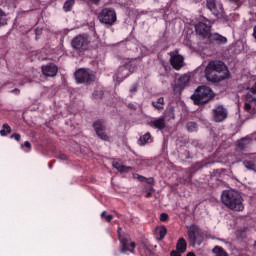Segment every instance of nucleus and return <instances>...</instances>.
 <instances>
[{
    "label": "nucleus",
    "instance_id": "obj_1",
    "mask_svg": "<svg viewBox=\"0 0 256 256\" xmlns=\"http://www.w3.org/2000/svg\"><path fill=\"white\" fill-rule=\"evenodd\" d=\"M205 77L211 83H220V81L229 79V68L223 61H211L206 67Z\"/></svg>",
    "mask_w": 256,
    "mask_h": 256
},
{
    "label": "nucleus",
    "instance_id": "obj_2",
    "mask_svg": "<svg viewBox=\"0 0 256 256\" xmlns=\"http://www.w3.org/2000/svg\"><path fill=\"white\" fill-rule=\"evenodd\" d=\"M221 201L223 205L232 211H243V199L237 191L226 190L221 194Z\"/></svg>",
    "mask_w": 256,
    "mask_h": 256
},
{
    "label": "nucleus",
    "instance_id": "obj_3",
    "mask_svg": "<svg viewBox=\"0 0 256 256\" xmlns=\"http://www.w3.org/2000/svg\"><path fill=\"white\" fill-rule=\"evenodd\" d=\"M190 99H192L194 105L202 107V105H207V103L215 99V92L209 86H198Z\"/></svg>",
    "mask_w": 256,
    "mask_h": 256
},
{
    "label": "nucleus",
    "instance_id": "obj_4",
    "mask_svg": "<svg viewBox=\"0 0 256 256\" xmlns=\"http://www.w3.org/2000/svg\"><path fill=\"white\" fill-rule=\"evenodd\" d=\"M137 68V61L134 59H126L124 64L120 66L116 71V78L118 81H125L129 75L135 73Z\"/></svg>",
    "mask_w": 256,
    "mask_h": 256
},
{
    "label": "nucleus",
    "instance_id": "obj_5",
    "mask_svg": "<svg viewBox=\"0 0 256 256\" xmlns=\"http://www.w3.org/2000/svg\"><path fill=\"white\" fill-rule=\"evenodd\" d=\"M117 233L118 239L122 245L120 248V253H133L137 244H135V242H131V237L128 234L123 233V228L118 227Z\"/></svg>",
    "mask_w": 256,
    "mask_h": 256
},
{
    "label": "nucleus",
    "instance_id": "obj_6",
    "mask_svg": "<svg viewBox=\"0 0 256 256\" xmlns=\"http://www.w3.org/2000/svg\"><path fill=\"white\" fill-rule=\"evenodd\" d=\"M98 20L106 27H113L117 23V12L113 8H103L98 14Z\"/></svg>",
    "mask_w": 256,
    "mask_h": 256
},
{
    "label": "nucleus",
    "instance_id": "obj_7",
    "mask_svg": "<svg viewBox=\"0 0 256 256\" xmlns=\"http://www.w3.org/2000/svg\"><path fill=\"white\" fill-rule=\"evenodd\" d=\"M187 235L192 247L195 245H201L204 241L203 231L197 224H192L187 227Z\"/></svg>",
    "mask_w": 256,
    "mask_h": 256
},
{
    "label": "nucleus",
    "instance_id": "obj_8",
    "mask_svg": "<svg viewBox=\"0 0 256 256\" xmlns=\"http://www.w3.org/2000/svg\"><path fill=\"white\" fill-rule=\"evenodd\" d=\"M74 77L77 83H85L86 85H91L95 81V74L87 68L78 69L74 73Z\"/></svg>",
    "mask_w": 256,
    "mask_h": 256
},
{
    "label": "nucleus",
    "instance_id": "obj_9",
    "mask_svg": "<svg viewBox=\"0 0 256 256\" xmlns=\"http://www.w3.org/2000/svg\"><path fill=\"white\" fill-rule=\"evenodd\" d=\"M92 127L99 139L101 141L111 142V137L107 135V127H105V122L103 120H96L93 122Z\"/></svg>",
    "mask_w": 256,
    "mask_h": 256
},
{
    "label": "nucleus",
    "instance_id": "obj_10",
    "mask_svg": "<svg viewBox=\"0 0 256 256\" xmlns=\"http://www.w3.org/2000/svg\"><path fill=\"white\" fill-rule=\"evenodd\" d=\"M89 36L83 34L75 37L72 40V47L76 51H79L80 53H83V51H87L89 49Z\"/></svg>",
    "mask_w": 256,
    "mask_h": 256
},
{
    "label": "nucleus",
    "instance_id": "obj_11",
    "mask_svg": "<svg viewBox=\"0 0 256 256\" xmlns=\"http://www.w3.org/2000/svg\"><path fill=\"white\" fill-rule=\"evenodd\" d=\"M211 21L205 19L204 22H198L195 25L196 35H199L202 39H208L211 34Z\"/></svg>",
    "mask_w": 256,
    "mask_h": 256
},
{
    "label": "nucleus",
    "instance_id": "obj_12",
    "mask_svg": "<svg viewBox=\"0 0 256 256\" xmlns=\"http://www.w3.org/2000/svg\"><path fill=\"white\" fill-rule=\"evenodd\" d=\"M170 65L175 71H181L185 65V58L179 54V50L170 52Z\"/></svg>",
    "mask_w": 256,
    "mask_h": 256
},
{
    "label": "nucleus",
    "instance_id": "obj_13",
    "mask_svg": "<svg viewBox=\"0 0 256 256\" xmlns=\"http://www.w3.org/2000/svg\"><path fill=\"white\" fill-rule=\"evenodd\" d=\"M209 45H225L227 44V37L219 33H211L207 38Z\"/></svg>",
    "mask_w": 256,
    "mask_h": 256
},
{
    "label": "nucleus",
    "instance_id": "obj_14",
    "mask_svg": "<svg viewBox=\"0 0 256 256\" xmlns=\"http://www.w3.org/2000/svg\"><path fill=\"white\" fill-rule=\"evenodd\" d=\"M213 117L215 123H223L227 119V109L223 106H218L213 110Z\"/></svg>",
    "mask_w": 256,
    "mask_h": 256
},
{
    "label": "nucleus",
    "instance_id": "obj_15",
    "mask_svg": "<svg viewBox=\"0 0 256 256\" xmlns=\"http://www.w3.org/2000/svg\"><path fill=\"white\" fill-rule=\"evenodd\" d=\"M41 69L45 77H55V75L59 73V68L55 65V63H49L47 65H44Z\"/></svg>",
    "mask_w": 256,
    "mask_h": 256
},
{
    "label": "nucleus",
    "instance_id": "obj_16",
    "mask_svg": "<svg viewBox=\"0 0 256 256\" xmlns=\"http://www.w3.org/2000/svg\"><path fill=\"white\" fill-rule=\"evenodd\" d=\"M251 143H253V138L247 136V137L241 138L237 142L236 147L237 149H239V151H245V149H247V147H249Z\"/></svg>",
    "mask_w": 256,
    "mask_h": 256
},
{
    "label": "nucleus",
    "instance_id": "obj_17",
    "mask_svg": "<svg viewBox=\"0 0 256 256\" xmlns=\"http://www.w3.org/2000/svg\"><path fill=\"white\" fill-rule=\"evenodd\" d=\"M189 81H191V77H189V75H183L178 78L176 87H178V89H185V87L189 85Z\"/></svg>",
    "mask_w": 256,
    "mask_h": 256
},
{
    "label": "nucleus",
    "instance_id": "obj_18",
    "mask_svg": "<svg viewBox=\"0 0 256 256\" xmlns=\"http://www.w3.org/2000/svg\"><path fill=\"white\" fill-rule=\"evenodd\" d=\"M150 127H154V129H159L160 131H163L165 129V118L161 117L156 120H153L150 122Z\"/></svg>",
    "mask_w": 256,
    "mask_h": 256
},
{
    "label": "nucleus",
    "instance_id": "obj_19",
    "mask_svg": "<svg viewBox=\"0 0 256 256\" xmlns=\"http://www.w3.org/2000/svg\"><path fill=\"white\" fill-rule=\"evenodd\" d=\"M176 251L185 253L187 251V241L185 238H179L176 244Z\"/></svg>",
    "mask_w": 256,
    "mask_h": 256
},
{
    "label": "nucleus",
    "instance_id": "obj_20",
    "mask_svg": "<svg viewBox=\"0 0 256 256\" xmlns=\"http://www.w3.org/2000/svg\"><path fill=\"white\" fill-rule=\"evenodd\" d=\"M163 105H165V98L163 97L158 98L157 101H152V106H154L158 111H163Z\"/></svg>",
    "mask_w": 256,
    "mask_h": 256
},
{
    "label": "nucleus",
    "instance_id": "obj_21",
    "mask_svg": "<svg viewBox=\"0 0 256 256\" xmlns=\"http://www.w3.org/2000/svg\"><path fill=\"white\" fill-rule=\"evenodd\" d=\"M243 165L248 171H254L256 173V160H245Z\"/></svg>",
    "mask_w": 256,
    "mask_h": 256
},
{
    "label": "nucleus",
    "instance_id": "obj_22",
    "mask_svg": "<svg viewBox=\"0 0 256 256\" xmlns=\"http://www.w3.org/2000/svg\"><path fill=\"white\" fill-rule=\"evenodd\" d=\"M118 163L113 164V167H115V169H117V171H119L120 173H129V171H133V167L131 166H125V165H119Z\"/></svg>",
    "mask_w": 256,
    "mask_h": 256
},
{
    "label": "nucleus",
    "instance_id": "obj_23",
    "mask_svg": "<svg viewBox=\"0 0 256 256\" xmlns=\"http://www.w3.org/2000/svg\"><path fill=\"white\" fill-rule=\"evenodd\" d=\"M75 5V0H66L63 5V10L65 13H69L73 10V6Z\"/></svg>",
    "mask_w": 256,
    "mask_h": 256
},
{
    "label": "nucleus",
    "instance_id": "obj_24",
    "mask_svg": "<svg viewBox=\"0 0 256 256\" xmlns=\"http://www.w3.org/2000/svg\"><path fill=\"white\" fill-rule=\"evenodd\" d=\"M12 129L9 124L5 123L2 125V129L0 130L1 137H7L11 133Z\"/></svg>",
    "mask_w": 256,
    "mask_h": 256
},
{
    "label": "nucleus",
    "instance_id": "obj_25",
    "mask_svg": "<svg viewBox=\"0 0 256 256\" xmlns=\"http://www.w3.org/2000/svg\"><path fill=\"white\" fill-rule=\"evenodd\" d=\"M206 7L214 15H217V13H215V11H217V4L215 3V0H207Z\"/></svg>",
    "mask_w": 256,
    "mask_h": 256
},
{
    "label": "nucleus",
    "instance_id": "obj_26",
    "mask_svg": "<svg viewBox=\"0 0 256 256\" xmlns=\"http://www.w3.org/2000/svg\"><path fill=\"white\" fill-rule=\"evenodd\" d=\"M213 253H215L216 256H229L227 251H225V249H223V247L221 246H215L213 249Z\"/></svg>",
    "mask_w": 256,
    "mask_h": 256
},
{
    "label": "nucleus",
    "instance_id": "obj_27",
    "mask_svg": "<svg viewBox=\"0 0 256 256\" xmlns=\"http://www.w3.org/2000/svg\"><path fill=\"white\" fill-rule=\"evenodd\" d=\"M151 139V133L147 132L139 138L140 145H147Z\"/></svg>",
    "mask_w": 256,
    "mask_h": 256
},
{
    "label": "nucleus",
    "instance_id": "obj_28",
    "mask_svg": "<svg viewBox=\"0 0 256 256\" xmlns=\"http://www.w3.org/2000/svg\"><path fill=\"white\" fill-rule=\"evenodd\" d=\"M156 231L159 235V241H163V239H165V235H167V227L162 226L160 228H157Z\"/></svg>",
    "mask_w": 256,
    "mask_h": 256
},
{
    "label": "nucleus",
    "instance_id": "obj_29",
    "mask_svg": "<svg viewBox=\"0 0 256 256\" xmlns=\"http://www.w3.org/2000/svg\"><path fill=\"white\" fill-rule=\"evenodd\" d=\"M246 101H248L249 103H252V107H253V113H256V97H253L252 94H246Z\"/></svg>",
    "mask_w": 256,
    "mask_h": 256
},
{
    "label": "nucleus",
    "instance_id": "obj_30",
    "mask_svg": "<svg viewBox=\"0 0 256 256\" xmlns=\"http://www.w3.org/2000/svg\"><path fill=\"white\" fill-rule=\"evenodd\" d=\"M7 25V14L0 8V27Z\"/></svg>",
    "mask_w": 256,
    "mask_h": 256
},
{
    "label": "nucleus",
    "instance_id": "obj_31",
    "mask_svg": "<svg viewBox=\"0 0 256 256\" xmlns=\"http://www.w3.org/2000/svg\"><path fill=\"white\" fill-rule=\"evenodd\" d=\"M105 95V92L101 89H96L93 93V99H96V101H99V99H103V96Z\"/></svg>",
    "mask_w": 256,
    "mask_h": 256
},
{
    "label": "nucleus",
    "instance_id": "obj_32",
    "mask_svg": "<svg viewBox=\"0 0 256 256\" xmlns=\"http://www.w3.org/2000/svg\"><path fill=\"white\" fill-rule=\"evenodd\" d=\"M139 91V83H134L130 86L129 89V93H130V97H133V95H135V93H137Z\"/></svg>",
    "mask_w": 256,
    "mask_h": 256
},
{
    "label": "nucleus",
    "instance_id": "obj_33",
    "mask_svg": "<svg viewBox=\"0 0 256 256\" xmlns=\"http://www.w3.org/2000/svg\"><path fill=\"white\" fill-rule=\"evenodd\" d=\"M187 130L193 133L194 131H197V123L195 122H188L187 123Z\"/></svg>",
    "mask_w": 256,
    "mask_h": 256
},
{
    "label": "nucleus",
    "instance_id": "obj_34",
    "mask_svg": "<svg viewBox=\"0 0 256 256\" xmlns=\"http://www.w3.org/2000/svg\"><path fill=\"white\" fill-rule=\"evenodd\" d=\"M192 173H196V171H199L203 169V163L202 162H196L192 167Z\"/></svg>",
    "mask_w": 256,
    "mask_h": 256
},
{
    "label": "nucleus",
    "instance_id": "obj_35",
    "mask_svg": "<svg viewBox=\"0 0 256 256\" xmlns=\"http://www.w3.org/2000/svg\"><path fill=\"white\" fill-rule=\"evenodd\" d=\"M244 109L245 111H247L248 113H251V109H253V103L247 101L244 103Z\"/></svg>",
    "mask_w": 256,
    "mask_h": 256
},
{
    "label": "nucleus",
    "instance_id": "obj_36",
    "mask_svg": "<svg viewBox=\"0 0 256 256\" xmlns=\"http://www.w3.org/2000/svg\"><path fill=\"white\" fill-rule=\"evenodd\" d=\"M168 220H169V214H167V213H161L160 214V221L162 223H165V221H168Z\"/></svg>",
    "mask_w": 256,
    "mask_h": 256
},
{
    "label": "nucleus",
    "instance_id": "obj_37",
    "mask_svg": "<svg viewBox=\"0 0 256 256\" xmlns=\"http://www.w3.org/2000/svg\"><path fill=\"white\" fill-rule=\"evenodd\" d=\"M10 139H15L18 143L21 141V134L19 133H14L10 136Z\"/></svg>",
    "mask_w": 256,
    "mask_h": 256
},
{
    "label": "nucleus",
    "instance_id": "obj_38",
    "mask_svg": "<svg viewBox=\"0 0 256 256\" xmlns=\"http://www.w3.org/2000/svg\"><path fill=\"white\" fill-rule=\"evenodd\" d=\"M56 159H60V161H67L68 157L66 154L59 153L56 155Z\"/></svg>",
    "mask_w": 256,
    "mask_h": 256
},
{
    "label": "nucleus",
    "instance_id": "obj_39",
    "mask_svg": "<svg viewBox=\"0 0 256 256\" xmlns=\"http://www.w3.org/2000/svg\"><path fill=\"white\" fill-rule=\"evenodd\" d=\"M90 5H99L101 3V0H86Z\"/></svg>",
    "mask_w": 256,
    "mask_h": 256
},
{
    "label": "nucleus",
    "instance_id": "obj_40",
    "mask_svg": "<svg viewBox=\"0 0 256 256\" xmlns=\"http://www.w3.org/2000/svg\"><path fill=\"white\" fill-rule=\"evenodd\" d=\"M26 147L27 149L31 150V142L26 141L24 144L21 145V148Z\"/></svg>",
    "mask_w": 256,
    "mask_h": 256
},
{
    "label": "nucleus",
    "instance_id": "obj_41",
    "mask_svg": "<svg viewBox=\"0 0 256 256\" xmlns=\"http://www.w3.org/2000/svg\"><path fill=\"white\" fill-rule=\"evenodd\" d=\"M105 219H106V221H107V223H111V221H113V215H107V216H105Z\"/></svg>",
    "mask_w": 256,
    "mask_h": 256
},
{
    "label": "nucleus",
    "instance_id": "obj_42",
    "mask_svg": "<svg viewBox=\"0 0 256 256\" xmlns=\"http://www.w3.org/2000/svg\"><path fill=\"white\" fill-rule=\"evenodd\" d=\"M128 108L131 109L132 111H136L137 110V106H135V104H128Z\"/></svg>",
    "mask_w": 256,
    "mask_h": 256
},
{
    "label": "nucleus",
    "instance_id": "obj_43",
    "mask_svg": "<svg viewBox=\"0 0 256 256\" xmlns=\"http://www.w3.org/2000/svg\"><path fill=\"white\" fill-rule=\"evenodd\" d=\"M11 93H15L16 95H19V93H21V90L15 88L11 91Z\"/></svg>",
    "mask_w": 256,
    "mask_h": 256
},
{
    "label": "nucleus",
    "instance_id": "obj_44",
    "mask_svg": "<svg viewBox=\"0 0 256 256\" xmlns=\"http://www.w3.org/2000/svg\"><path fill=\"white\" fill-rule=\"evenodd\" d=\"M137 179H138V181L143 182V181H145L147 178H145L144 176L139 175Z\"/></svg>",
    "mask_w": 256,
    "mask_h": 256
},
{
    "label": "nucleus",
    "instance_id": "obj_45",
    "mask_svg": "<svg viewBox=\"0 0 256 256\" xmlns=\"http://www.w3.org/2000/svg\"><path fill=\"white\" fill-rule=\"evenodd\" d=\"M252 37H254V39L256 40V25L253 28V34Z\"/></svg>",
    "mask_w": 256,
    "mask_h": 256
},
{
    "label": "nucleus",
    "instance_id": "obj_46",
    "mask_svg": "<svg viewBox=\"0 0 256 256\" xmlns=\"http://www.w3.org/2000/svg\"><path fill=\"white\" fill-rule=\"evenodd\" d=\"M132 175H133V179H139V174L133 173Z\"/></svg>",
    "mask_w": 256,
    "mask_h": 256
},
{
    "label": "nucleus",
    "instance_id": "obj_47",
    "mask_svg": "<svg viewBox=\"0 0 256 256\" xmlns=\"http://www.w3.org/2000/svg\"><path fill=\"white\" fill-rule=\"evenodd\" d=\"M106 215H107V212H105V211H103V212L101 213V217H107Z\"/></svg>",
    "mask_w": 256,
    "mask_h": 256
},
{
    "label": "nucleus",
    "instance_id": "obj_48",
    "mask_svg": "<svg viewBox=\"0 0 256 256\" xmlns=\"http://www.w3.org/2000/svg\"><path fill=\"white\" fill-rule=\"evenodd\" d=\"M187 256H197V255H195V253H193V252H189V253L187 254Z\"/></svg>",
    "mask_w": 256,
    "mask_h": 256
},
{
    "label": "nucleus",
    "instance_id": "obj_49",
    "mask_svg": "<svg viewBox=\"0 0 256 256\" xmlns=\"http://www.w3.org/2000/svg\"><path fill=\"white\" fill-rule=\"evenodd\" d=\"M149 197H151V192H148V193L146 194V198L149 199Z\"/></svg>",
    "mask_w": 256,
    "mask_h": 256
},
{
    "label": "nucleus",
    "instance_id": "obj_50",
    "mask_svg": "<svg viewBox=\"0 0 256 256\" xmlns=\"http://www.w3.org/2000/svg\"><path fill=\"white\" fill-rule=\"evenodd\" d=\"M235 3H239V0H234Z\"/></svg>",
    "mask_w": 256,
    "mask_h": 256
}]
</instances>
